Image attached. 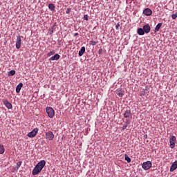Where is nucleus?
<instances>
[{"label":"nucleus","mask_w":177,"mask_h":177,"mask_svg":"<svg viewBox=\"0 0 177 177\" xmlns=\"http://www.w3.org/2000/svg\"><path fill=\"white\" fill-rule=\"evenodd\" d=\"M46 164V162L45 160H41L39 162L32 171V175H38V174H39V172H41L42 169H44V167H45Z\"/></svg>","instance_id":"1"},{"label":"nucleus","mask_w":177,"mask_h":177,"mask_svg":"<svg viewBox=\"0 0 177 177\" xmlns=\"http://www.w3.org/2000/svg\"><path fill=\"white\" fill-rule=\"evenodd\" d=\"M46 111L50 118L55 117V110H53L52 107H46Z\"/></svg>","instance_id":"2"},{"label":"nucleus","mask_w":177,"mask_h":177,"mask_svg":"<svg viewBox=\"0 0 177 177\" xmlns=\"http://www.w3.org/2000/svg\"><path fill=\"white\" fill-rule=\"evenodd\" d=\"M153 164L150 161L144 162L142 165V168L145 169V171H147L151 168Z\"/></svg>","instance_id":"3"},{"label":"nucleus","mask_w":177,"mask_h":177,"mask_svg":"<svg viewBox=\"0 0 177 177\" xmlns=\"http://www.w3.org/2000/svg\"><path fill=\"white\" fill-rule=\"evenodd\" d=\"M45 136L46 140H52L53 139H55V134H53V132L50 131L46 132Z\"/></svg>","instance_id":"4"},{"label":"nucleus","mask_w":177,"mask_h":177,"mask_svg":"<svg viewBox=\"0 0 177 177\" xmlns=\"http://www.w3.org/2000/svg\"><path fill=\"white\" fill-rule=\"evenodd\" d=\"M169 143H170V148L174 149L175 145L176 144V137L174 136H172L169 139Z\"/></svg>","instance_id":"5"},{"label":"nucleus","mask_w":177,"mask_h":177,"mask_svg":"<svg viewBox=\"0 0 177 177\" xmlns=\"http://www.w3.org/2000/svg\"><path fill=\"white\" fill-rule=\"evenodd\" d=\"M37 133H38V128L34 129L32 131L28 133L27 136H28V138H35Z\"/></svg>","instance_id":"6"},{"label":"nucleus","mask_w":177,"mask_h":177,"mask_svg":"<svg viewBox=\"0 0 177 177\" xmlns=\"http://www.w3.org/2000/svg\"><path fill=\"white\" fill-rule=\"evenodd\" d=\"M16 48L17 49H20V48H21V37L20 36L17 37Z\"/></svg>","instance_id":"7"},{"label":"nucleus","mask_w":177,"mask_h":177,"mask_svg":"<svg viewBox=\"0 0 177 177\" xmlns=\"http://www.w3.org/2000/svg\"><path fill=\"white\" fill-rule=\"evenodd\" d=\"M143 15H145V16H151V15H153V11H151L150 8H145L143 10Z\"/></svg>","instance_id":"8"},{"label":"nucleus","mask_w":177,"mask_h":177,"mask_svg":"<svg viewBox=\"0 0 177 177\" xmlns=\"http://www.w3.org/2000/svg\"><path fill=\"white\" fill-rule=\"evenodd\" d=\"M142 29L144 30V32H145V34H149V32H150V30H151V28L150 27V25L149 24H145Z\"/></svg>","instance_id":"9"},{"label":"nucleus","mask_w":177,"mask_h":177,"mask_svg":"<svg viewBox=\"0 0 177 177\" xmlns=\"http://www.w3.org/2000/svg\"><path fill=\"white\" fill-rule=\"evenodd\" d=\"M3 104L6 105V107H7V109H12V104L10 102H9V101H8V100H3Z\"/></svg>","instance_id":"10"},{"label":"nucleus","mask_w":177,"mask_h":177,"mask_svg":"<svg viewBox=\"0 0 177 177\" xmlns=\"http://www.w3.org/2000/svg\"><path fill=\"white\" fill-rule=\"evenodd\" d=\"M21 164H22L21 161H19L18 162H17L16 167L12 169V172H16V171H19V168L21 167Z\"/></svg>","instance_id":"11"},{"label":"nucleus","mask_w":177,"mask_h":177,"mask_svg":"<svg viewBox=\"0 0 177 177\" xmlns=\"http://www.w3.org/2000/svg\"><path fill=\"white\" fill-rule=\"evenodd\" d=\"M177 169V160L172 163L171 166L170 167V172H174L175 169Z\"/></svg>","instance_id":"12"},{"label":"nucleus","mask_w":177,"mask_h":177,"mask_svg":"<svg viewBox=\"0 0 177 177\" xmlns=\"http://www.w3.org/2000/svg\"><path fill=\"white\" fill-rule=\"evenodd\" d=\"M131 115H132V113H131L130 110H127L124 113V118H129V117H131Z\"/></svg>","instance_id":"13"},{"label":"nucleus","mask_w":177,"mask_h":177,"mask_svg":"<svg viewBox=\"0 0 177 177\" xmlns=\"http://www.w3.org/2000/svg\"><path fill=\"white\" fill-rule=\"evenodd\" d=\"M23 88V83H19L16 87V92L17 93H20V91Z\"/></svg>","instance_id":"14"},{"label":"nucleus","mask_w":177,"mask_h":177,"mask_svg":"<svg viewBox=\"0 0 177 177\" xmlns=\"http://www.w3.org/2000/svg\"><path fill=\"white\" fill-rule=\"evenodd\" d=\"M162 26V23H158V24L155 27L154 32H158L160 31V28Z\"/></svg>","instance_id":"15"},{"label":"nucleus","mask_w":177,"mask_h":177,"mask_svg":"<svg viewBox=\"0 0 177 177\" xmlns=\"http://www.w3.org/2000/svg\"><path fill=\"white\" fill-rule=\"evenodd\" d=\"M60 59V55L59 54H55L54 56L50 58V60H59Z\"/></svg>","instance_id":"16"},{"label":"nucleus","mask_w":177,"mask_h":177,"mask_svg":"<svg viewBox=\"0 0 177 177\" xmlns=\"http://www.w3.org/2000/svg\"><path fill=\"white\" fill-rule=\"evenodd\" d=\"M138 35H145V30L142 28H139L137 30Z\"/></svg>","instance_id":"17"},{"label":"nucleus","mask_w":177,"mask_h":177,"mask_svg":"<svg viewBox=\"0 0 177 177\" xmlns=\"http://www.w3.org/2000/svg\"><path fill=\"white\" fill-rule=\"evenodd\" d=\"M130 122H129V120H127L125 122L124 124H123L122 127V131H125V129H127V128H128V126L129 125Z\"/></svg>","instance_id":"18"},{"label":"nucleus","mask_w":177,"mask_h":177,"mask_svg":"<svg viewBox=\"0 0 177 177\" xmlns=\"http://www.w3.org/2000/svg\"><path fill=\"white\" fill-rule=\"evenodd\" d=\"M116 95L119 96V97H122L124 96V91L122 90H118L116 92Z\"/></svg>","instance_id":"19"},{"label":"nucleus","mask_w":177,"mask_h":177,"mask_svg":"<svg viewBox=\"0 0 177 177\" xmlns=\"http://www.w3.org/2000/svg\"><path fill=\"white\" fill-rule=\"evenodd\" d=\"M55 8H56V7L55 6V4H53V3L48 4V9L50 10H51L52 12L55 11Z\"/></svg>","instance_id":"20"},{"label":"nucleus","mask_w":177,"mask_h":177,"mask_svg":"<svg viewBox=\"0 0 177 177\" xmlns=\"http://www.w3.org/2000/svg\"><path fill=\"white\" fill-rule=\"evenodd\" d=\"M84 53H85V47L84 46L82 47L80 50L79 51V56H83Z\"/></svg>","instance_id":"21"},{"label":"nucleus","mask_w":177,"mask_h":177,"mask_svg":"<svg viewBox=\"0 0 177 177\" xmlns=\"http://www.w3.org/2000/svg\"><path fill=\"white\" fill-rule=\"evenodd\" d=\"M15 74H16V71L12 70L8 72V77H13V75H15Z\"/></svg>","instance_id":"22"},{"label":"nucleus","mask_w":177,"mask_h":177,"mask_svg":"<svg viewBox=\"0 0 177 177\" xmlns=\"http://www.w3.org/2000/svg\"><path fill=\"white\" fill-rule=\"evenodd\" d=\"M3 153H5V147L0 144V154H3Z\"/></svg>","instance_id":"23"},{"label":"nucleus","mask_w":177,"mask_h":177,"mask_svg":"<svg viewBox=\"0 0 177 177\" xmlns=\"http://www.w3.org/2000/svg\"><path fill=\"white\" fill-rule=\"evenodd\" d=\"M124 158L127 162H131V158H129V156H128L127 154L124 155Z\"/></svg>","instance_id":"24"},{"label":"nucleus","mask_w":177,"mask_h":177,"mask_svg":"<svg viewBox=\"0 0 177 177\" xmlns=\"http://www.w3.org/2000/svg\"><path fill=\"white\" fill-rule=\"evenodd\" d=\"M97 44V41H95L94 40L90 41V45H92L93 46H95V45Z\"/></svg>","instance_id":"25"},{"label":"nucleus","mask_w":177,"mask_h":177,"mask_svg":"<svg viewBox=\"0 0 177 177\" xmlns=\"http://www.w3.org/2000/svg\"><path fill=\"white\" fill-rule=\"evenodd\" d=\"M53 55H55V50H53L47 54V56L49 57L50 56H53Z\"/></svg>","instance_id":"26"},{"label":"nucleus","mask_w":177,"mask_h":177,"mask_svg":"<svg viewBox=\"0 0 177 177\" xmlns=\"http://www.w3.org/2000/svg\"><path fill=\"white\" fill-rule=\"evenodd\" d=\"M103 53V49L102 48H100L98 50V54L99 55H102V53Z\"/></svg>","instance_id":"27"},{"label":"nucleus","mask_w":177,"mask_h":177,"mask_svg":"<svg viewBox=\"0 0 177 177\" xmlns=\"http://www.w3.org/2000/svg\"><path fill=\"white\" fill-rule=\"evenodd\" d=\"M71 12V8H67L66 10V14L68 15Z\"/></svg>","instance_id":"28"},{"label":"nucleus","mask_w":177,"mask_h":177,"mask_svg":"<svg viewBox=\"0 0 177 177\" xmlns=\"http://www.w3.org/2000/svg\"><path fill=\"white\" fill-rule=\"evenodd\" d=\"M88 16L87 15H84V20L88 21Z\"/></svg>","instance_id":"29"},{"label":"nucleus","mask_w":177,"mask_h":177,"mask_svg":"<svg viewBox=\"0 0 177 177\" xmlns=\"http://www.w3.org/2000/svg\"><path fill=\"white\" fill-rule=\"evenodd\" d=\"M119 27H120V24H117V25L115 26L116 30H118Z\"/></svg>","instance_id":"30"},{"label":"nucleus","mask_w":177,"mask_h":177,"mask_svg":"<svg viewBox=\"0 0 177 177\" xmlns=\"http://www.w3.org/2000/svg\"><path fill=\"white\" fill-rule=\"evenodd\" d=\"M53 33V28H51L50 30V34Z\"/></svg>","instance_id":"31"},{"label":"nucleus","mask_w":177,"mask_h":177,"mask_svg":"<svg viewBox=\"0 0 177 177\" xmlns=\"http://www.w3.org/2000/svg\"><path fill=\"white\" fill-rule=\"evenodd\" d=\"M77 35H78V33H75L74 34V37H77Z\"/></svg>","instance_id":"32"}]
</instances>
